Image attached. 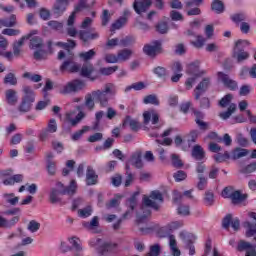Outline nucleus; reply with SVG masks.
Listing matches in <instances>:
<instances>
[{
  "label": "nucleus",
  "instance_id": "1",
  "mask_svg": "<svg viewBox=\"0 0 256 256\" xmlns=\"http://www.w3.org/2000/svg\"><path fill=\"white\" fill-rule=\"evenodd\" d=\"M117 94V86L113 83H107L104 90H94L85 96L84 105L88 111L95 109V101L99 103L100 107H107L109 105V95Z\"/></svg>",
  "mask_w": 256,
  "mask_h": 256
},
{
  "label": "nucleus",
  "instance_id": "2",
  "mask_svg": "<svg viewBox=\"0 0 256 256\" xmlns=\"http://www.w3.org/2000/svg\"><path fill=\"white\" fill-rule=\"evenodd\" d=\"M58 47H62V49H65L64 51H60L58 53V59L61 61L64 59V62L60 66V71L62 73H65L67 71L68 73H77L79 69H81V66L76 63L75 61V55H73V52L69 49H74L75 47V41L68 40V42H58L56 43Z\"/></svg>",
  "mask_w": 256,
  "mask_h": 256
},
{
  "label": "nucleus",
  "instance_id": "3",
  "mask_svg": "<svg viewBox=\"0 0 256 256\" xmlns=\"http://www.w3.org/2000/svg\"><path fill=\"white\" fill-rule=\"evenodd\" d=\"M181 227H183V221H172L161 227L158 231L160 237H168V245L173 256H181V250L177 247V238L171 233L177 231V229H181Z\"/></svg>",
  "mask_w": 256,
  "mask_h": 256
},
{
  "label": "nucleus",
  "instance_id": "4",
  "mask_svg": "<svg viewBox=\"0 0 256 256\" xmlns=\"http://www.w3.org/2000/svg\"><path fill=\"white\" fill-rule=\"evenodd\" d=\"M161 203H163V194H161L159 190H154L150 193L149 196H144L143 197L144 206H142V211L144 214L137 215V222L145 223V221H147V217L151 215V210H149V208L147 207H150L151 209L158 211Z\"/></svg>",
  "mask_w": 256,
  "mask_h": 256
},
{
  "label": "nucleus",
  "instance_id": "5",
  "mask_svg": "<svg viewBox=\"0 0 256 256\" xmlns=\"http://www.w3.org/2000/svg\"><path fill=\"white\" fill-rule=\"evenodd\" d=\"M58 190L53 189L50 193V201L51 203H59L61 201L60 195H75L77 192V181L72 180L70 185L65 188L63 183L59 182L57 184Z\"/></svg>",
  "mask_w": 256,
  "mask_h": 256
},
{
  "label": "nucleus",
  "instance_id": "6",
  "mask_svg": "<svg viewBox=\"0 0 256 256\" xmlns=\"http://www.w3.org/2000/svg\"><path fill=\"white\" fill-rule=\"evenodd\" d=\"M186 73L189 76L185 82L186 89H192L193 85L197 83V79L202 75H205L204 70L199 69V62H192L187 65Z\"/></svg>",
  "mask_w": 256,
  "mask_h": 256
},
{
  "label": "nucleus",
  "instance_id": "7",
  "mask_svg": "<svg viewBox=\"0 0 256 256\" xmlns=\"http://www.w3.org/2000/svg\"><path fill=\"white\" fill-rule=\"evenodd\" d=\"M249 45V40L240 39L235 42L233 57L238 63H243V61H247V59H249V52L245 51Z\"/></svg>",
  "mask_w": 256,
  "mask_h": 256
},
{
  "label": "nucleus",
  "instance_id": "8",
  "mask_svg": "<svg viewBox=\"0 0 256 256\" xmlns=\"http://www.w3.org/2000/svg\"><path fill=\"white\" fill-rule=\"evenodd\" d=\"M231 101H233V94H226L220 101H219V105L222 108L228 107L227 111L222 112L219 114L220 119H223L224 121L229 119V117H231V115H233L235 113V111H237V104L235 103H231Z\"/></svg>",
  "mask_w": 256,
  "mask_h": 256
},
{
  "label": "nucleus",
  "instance_id": "9",
  "mask_svg": "<svg viewBox=\"0 0 256 256\" xmlns=\"http://www.w3.org/2000/svg\"><path fill=\"white\" fill-rule=\"evenodd\" d=\"M24 97L22 99V103L19 106V111L23 113H27L31 111V103L35 101V93L29 86L23 87Z\"/></svg>",
  "mask_w": 256,
  "mask_h": 256
},
{
  "label": "nucleus",
  "instance_id": "10",
  "mask_svg": "<svg viewBox=\"0 0 256 256\" xmlns=\"http://www.w3.org/2000/svg\"><path fill=\"white\" fill-rule=\"evenodd\" d=\"M85 89V82L83 80L75 79L66 83L61 89L62 95H69L71 93H79Z\"/></svg>",
  "mask_w": 256,
  "mask_h": 256
},
{
  "label": "nucleus",
  "instance_id": "11",
  "mask_svg": "<svg viewBox=\"0 0 256 256\" xmlns=\"http://www.w3.org/2000/svg\"><path fill=\"white\" fill-rule=\"evenodd\" d=\"M180 239H182L185 249H189V255H195V243L197 237H195L192 233H188L185 231L180 232Z\"/></svg>",
  "mask_w": 256,
  "mask_h": 256
},
{
  "label": "nucleus",
  "instance_id": "12",
  "mask_svg": "<svg viewBox=\"0 0 256 256\" xmlns=\"http://www.w3.org/2000/svg\"><path fill=\"white\" fill-rule=\"evenodd\" d=\"M218 81H220L226 89H229V91H237L239 89V85L237 84V81L231 79L229 75L223 73V72H218Z\"/></svg>",
  "mask_w": 256,
  "mask_h": 256
},
{
  "label": "nucleus",
  "instance_id": "13",
  "mask_svg": "<svg viewBox=\"0 0 256 256\" xmlns=\"http://www.w3.org/2000/svg\"><path fill=\"white\" fill-rule=\"evenodd\" d=\"M89 245H90V247H95L96 249H99V247H102V249H101L102 253L113 251V249H115V247H117L116 244L105 243V242H103V240H101L99 238H92L89 241Z\"/></svg>",
  "mask_w": 256,
  "mask_h": 256
},
{
  "label": "nucleus",
  "instance_id": "14",
  "mask_svg": "<svg viewBox=\"0 0 256 256\" xmlns=\"http://www.w3.org/2000/svg\"><path fill=\"white\" fill-rule=\"evenodd\" d=\"M144 125H154V129H159V113L155 110H148L143 113Z\"/></svg>",
  "mask_w": 256,
  "mask_h": 256
},
{
  "label": "nucleus",
  "instance_id": "15",
  "mask_svg": "<svg viewBox=\"0 0 256 256\" xmlns=\"http://www.w3.org/2000/svg\"><path fill=\"white\" fill-rule=\"evenodd\" d=\"M145 55L148 57H155L158 53H161V41L157 40L151 44H147L143 47Z\"/></svg>",
  "mask_w": 256,
  "mask_h": 256
},
{
  "label": "nucleus",
  "instance_id": "16",
  "mask_svg": "<svg viewBox=\"0 0 256 256\" xmlns=\"http://www.w3.org/2000/svg\"><path fill=\"white\" fill-rule=\"evenodd\" d=\"M83 119H85V112L83 111H80L77 115H75V112L66 113V123H69L71 127L79 125Z\"/></svg>",
  "mask_w": 256,
  "mask_h": 256
},
{
  "label": "nucleus",
  "instance_id": "17",
  "mask_svg": "<svg viewBox=\"0 0 256 256\" xmlns=\"http://www.w3.org/2000/svg\"><path fill=\"white\" fill-rule=\"evenodd\" d=\"M68 242L70 243L73 250H75V256H83V242L77 236H72L68 238Z\"/></svg>",
  "mask_w": 256,
  "mask_h": 256
},
{
  "label": "nucleus",
  "instance_id": "18",
  "mask_svg": "<svg viewBox=\"0 0 256 256\" xmlns=\"http://www.w3.org/2000/svg\"><path fill=\"white\" fill-rule=\"evenodd\" d=\"M209 85H211V80L209 78H204L195 88L194 97L196 100L201 98V95L209 89Z\"/></svg>",
  "mask_w": 256,
  "mask_h": 256
},
{
  "label": "nucleus",
  "instance_id": "19",
  "mask_svg": "<svg viewBox=\"0 0 256 256\" xmlns=\"http://www.w3.org/2000/svg\"><path fill=\"white\" fill-rule=\"evenodd\" d=\"M151 3V0H135L133 3L134 11L141 15V13H145L151 7Z\"/></svg>",
  "mask_w": 256,
  "mask_h": 256
},
{
  "label": "nucleus",
  "instance_id": "20",
  "mask_svg": "<svg viewBox=\"0 0 256 256\" xmlns=\"http://www.w3.org/2000/svg\"><path fill=\"white\" fill-rule=\"evenodd\" d=\"M67 7H69V0H58L53 9L55 17H61L67 11Z\"/></svg>",
  "mask_w": 256,
  "mask_h": 256
},
{
  "label": "nucleus",
  "instance_id": "21",
  "mask_svg": "<svg viewBox=\"0 0 256 256\" xmlns=\"http://www.w3.org/2000/svg\"><path fill=\"white\" fill-rule=\"evenodd\" d=\"M33 35H37V30L31 31L28 35L23 36L21 40L15 42L13 47V54L18 56L19 53H21V47H23V43H25V41H27L28 39H31Z\"/></svg>",
  "mask_w": 256,
  "mask_h": 256
},
{
  "label": "nucleus",
  "instance_id": "22",
  "mask_svg": "<svg viewBox=\"0 0 256 256\" xmlns=\"http://www.w3.org/2000/svg\"><path fill=\"white\" fill-rule=\"evenodd\" d=\"M87 5V0H80L79 4L75 7V10L71 13L67 20V25H73L75 23V17L79 11L85 9Z\"/></svg>",
  "mask_w": 256,
  "mask_h": 256
},
{
  "label": "nucleus",
  "instance_id": "23",
  "mask_svg": "<svg viewBox=\"0 0 256 256\" xmlns=\"http://www.w3.org/2000/svg\"><path fill=\"white\" fill-rule=\"evenodd\" d=\"M5 100L8 105H17L19 97L17 96V91L14 89H8L5 91Z\"/></svg>",
  "mask_w": 256,
  "mask_h": 256
},
{
  "label": "nucleus",
  "instance_id": "24",
  "mask_svg": "<svg viewBox=\"0 0 256 256\" xmlns=\"http://www.w3.org/2000/svg\"><path fill=\"white\" fill-rule=\"evenodd\" d=\"M247 155H249L248 149L237 147L231 151L230 159L237 161V159H243V157H247Z\"/></svg>",
  "mask_w": 256,
  "mask_h": 256
},
{
  "label": "nucleus",
  "instance_id": "25",
  "mask_svg": "<svg viewBox=\"0 0 256 256\" xmlns=\"http://www.w3.org/2000/svg\"><path fill=\"white\" fill-rule=\"evenodd\" d=\"M133 56V50L129 48H124L117 53L118 57V63H125L126 61H129L131 57Z\"/></svg>",
  "mask_w": 256,
  "mask_h": 256
},
{
  "label": "nucleus",
  "instance_id": "26",
  "mask_svg": "<svg viewBox=\"0 0 256 256\" xmlns=\"http://www.w3.org/2000/svg\"><path fill=\"white\" fill-rule=\"evenodd\" d=\"M99 176L93 170V167L88 166L86 172V185H97V179Z\"/></svg>",
  "mask_w": 256,
  "mask_h": 256
},
{
  "label": "nucleus",
  "instance_id": "27",
  "mask_svg": "<svg viewBox=\"0 0 256 256\" xmlns=\"http://www.w3.org/2000/svg\"><path fill=\"white\" fill-rule=\"evenodd\" d=\"M0 25H1V27H7V28L16 27L17 26V16L15 14H12L7 18H1Z\"/></svg>",
  "mask_w": 256,
  "mask_h": 256
},
{
  "label": "nucleus",
  "instance_id": "28",
  "mask_svg": "<svg viewBox=\"0 0 256 256\" xmlns=\"http://www.w3.org/2000/svg\"><path fill=\"white\" fill-rule=\"evenodd\" d=\"M192 157L196 159V161H203L205 159V151L200 145H195L192 149Z\"/></svg>",
  "mask_w": 256,
  "mask_h": 256
},
{
  "label": "nucleus",
  "instance_id": "29",
  "mask_svg": "<svg viewBox=\"0 0 256 256\" xmlns=\"http://www.w3.org/2000/svg\"><path fill=\"white\" fill-rule=\"evenodd\" d=\"M234 205L243 203L247 199V194H242L240 190H234L232 197L230 198Z\"/></svg>",
  "mask_w": 256,
  "mask_h": 256
},
{
  "label": "nucleus",
  "instance_id": "30",
  "mask_svg": "<svg viewBox=\"0 0 256 256\" xmlns=\"http://www.w3.org/2000/svg\"><path fill=\"white\" fill-rule=\"evenodd\" d=\"M194 115L196 117V124L198 125V127L202 130V131H207L208 129V124L207 122H203V113H201L200 111H194Z\"/></svg>",
  "mask_w": 256,
  "mask_h": 256
},
{
  "label": "nucleus",
  "instance_id": "31",
  "mask_svg": "<svg viewBox=\"0 0 256 256\" xmlns=\"http://www.w3.org/2000/svg\"><path fill=\"white\" fill-rule=\"evenodd\" d=\"M79 36H80V39L84 42L91 41L93 39H99L98 33H91L83 30L79 32Z\"/></svg>",
  "mask_w": 256,
  "mask_h": 256
},
{
  "label": "nucleus",
  "instance_id": "32",
  "mask_svg": "<svg viewBox=\"0 0 256 256\" xmlns=\"http://www.w3.org/2000/svg\"><path fill=\"white\" fill-rule=\"evenodd\" d=\"M130 163L134 165V167L141 169V167H143V161L141 160V152L139 151L135 152L131 156Z\"/></svg>",
  "mask_w": 256,
  "mask_h": 256
},
{
  "label": "nucleus",
  "instance_id": "33",
  "mask_svg": "<svg viewBox=\"0 0 256 256\" xmlns=\"http://www.w3.org/2000/svg\"><path fill=\"white\" fill-rule=\"evenodd\" d=\"M171 131H173V129L171 128L165 130L164 133L162 134V139H157L156 142L159 143L160 145H171V143H173V140H171V138H165L171 135Z\"/></svg>",
  "mask_w": 256,
  "mask_h": 256
},
{
  "label": "nucleus",
  "instance_id": "34",
  "mask_svg": "<svg viewBox=\"0 0 256 256\" xmlns=\"http://www.w3.org/2000/svg\"><path fill=\"white\" fill-rule=\"evenodd\" d=\"M127 125L130 126L132 131H137V129H139V121L131 118L130 116H127L124 119L123 126L127 127Z\"/></svg>",
  "mask_w": 256,
  "mask_h": 256
},
{
  "label": "nucleus",
  "instance_id": "35",
  "mask_svg": "<svg viewBox=\"0 0 256 256\" xmlns=\"http://www.w3.org/2000/svg\"><path fill=\"white\" fill-rule=\"evenodd\" d=\"M212 11H215L217 14H221L225 11V6L221 0H214L211 4Z\"/></svg>",
  "mask_w": 256,
  "mask_h": 256
},
{
  "label": "nucleus",
  "instance_id": "36",
  "mask_svg": "<svg viewBox=\"0 0 256 256\" xmlns=\"http://www.w3.org/2000/svg\"><path fill=\"white\" fill-rule=\"evenodd\" d=\"M31 49H43V40L40 37L34 36L30 39Z\"/></svg>",
  "mask_w": 256,
  "mask_h": 256
},
{
  "label": "nucleus",
  "instance_id": "37",
  "mask_svg": "<svg viewBox=\"0 0 256 256\" xmlns=\"http://www.w3.org/2000/svg\"><path fill=\"white\" fill-rule=\"evenodd\" d=\"M231 20L236 24L244 23L243 21H247V14L243 12L235 13L231 15Z\"/></svg>",
  "mask_w": 256,
  "mask_h": 256
},
{
  "label": "nucleus",
  "instance_id": "38",
  "mask_svg": "<svg viewBox=\"0 0 256 256\" xmlns=\"http://www.w3.org/2000/svg\"><path fill=\"white\" fill-rule=\"evenodd\" d=\"M145 105H159V98L155 94L145 96L143 99Z\"/></svg>",
  "mask_w": 256,
  "mask_h": 256
},
{
  "label": "nucleus",
  "instance_id": "39",
  "mask_svg": "<svg viewBox=\"0 0 256 256\" xmlns=\"http://www.w3.org/2000/svg\"><path fill=\"white\" fill-rule=\"evenodd\" d=\"M127 24V16H122L112 24V31H117Z\"/></svg>",
  "mask_w": 256,
  "mask_h": 256
},
{
  "label": "nucleus",
  "instance_id": "40",
  "mask_svg": "<svg viewBox=\"0 0 256 256\" xmlns=\"http://www.w3.org/2000/svg\"><path fill=\"white\" fill-rule=\"evenodd\" d=\"M256 171V161L248 164L244 168L241 169V173L244 175H251V173H255Z\"/></svg>",
  "mask_w": 256,
  "mask_h": 256
},
{
  "label": "nucleus",
  "instance_id": "41",
  "mask_svg": "<svg viewBox=\"0 0 256 256\" xmlns=\"http://www.w3.org/2000/svg\"><path fill=\"white\" fill-rule=\"evenodd\" d=\"M93 70V64H84L81 69L82 77H90Z\"/></svg>",
  "mask_w": 256,
  "mask_h": 256
},
{
  "label": "nucleus",
  "instance_id": "42",
  "mask_svg": "<svg viewBox=\"0 0 256 256\" xmlns=\"http://www.w3.org/2000/svg\"><path fill=\"white\" fill-rule=\"evenodd\" d=\"M27 229L30 231V233H37V231L41 229V223L37 222L36 220H31L27 225Z\"/></svg>",
  "mask_w": 256,
  "mask_h": 256
},
{
  "label": "nucleus",
  "instance_id": "43",
  "mask_svg": "<svg viewBox=\"0 0 256 256\" xmlns=\"http://www.w3.org/2000/svg\"><path fill=\"white\" fill-rule=\"evenodd\" d=\"M4 199L6 203H9L10 205H17V203H19V197L14 193L4 194Z\"/></svg>",
  "mask_w": 256,
  "mask_h": 256
},
{
  "label": "nucleus",
  "instance_id": "44",
  "mask_svg": "<svg viewBox=\"0 0 256 256\" xmlns=\"http://www.w3.org/2000/svg\"><path fill=\"white\" fill-rule=\"evenodd\" d=\"M204 203L207 207H211V205H213V203H215V196H214L213 192L207 191L205 193Z\"/></svg>",
  "mask_w": 256,
  "mask_h": 256
},
{
  "label": "nucleus",
  "instance_id": "45",
  "mask_svg": "<svg viewBox=\"0 0 256 256\" xmlns=\"http://www.w3.org/2000/svg\"><path fill=\"white\" fill-rule=\"evenodd\" d=\"M79 57L82 61H91V59L95 57V50L91 49L87 52H81Z\"/></svg>",
  "mask_w": 256,
  "mask_h": 256
},
{
  "label": "nucleus",
  "instance_id": "46",
  "mask_svg": "<svg viewBox=\"0 0 256 256\" xmlns=\"http://www.w3.org/2000/svg\"><path fill=\"white\" fill-rule=\"evenodd\" d=\"M92 213L93 208H91V206L78 210V215L79 217H82V219H87V217H91Z\"/></svg>",
  "mask_w": 256,
  "mask_h": 256
},
{
  "label": "nucleus",
  "instance_id": "47",
  "mask_svg": "<svg viewBox=\"0 0 256 256\" xmlns=\"http://www.w3.org/2000/svg\"><path fill=\"white\" fill-rule=\"evenodd\" d=\"M214 159L216 163H223L224 161H227V159H231V154H229V152H224L223 154L218 153L214 155Z\"/></svg>",
  "mask_w": 256,
  "mask_h": 256
},
{
  "label": "nucleus",
  "instance_id": "48",
  "mask_svg": "<svg viewBox=\"0 0 256 256\" xmlns=\"http://www.w3.org/2000/svg\"><path fill=\"white\" fill-rule=\"evenodd\" d=\"M171 161L173 167H176V169H181V167L183 166V161L181 160V157H179V155L177 154L171 155Z\"/></svg>",
  "mask_w": 256,
  "mask_h": 256
},
{
  "label": "nucleus",
  "instance_id": "49",
  "mask_svg": "<svg viewBox=\"0 0 256 256\" xmlns=\"http://www.w3.org/2000/svg\"><path fill=\"white\" fill-rule=\"evenodd\" d=\"M133 43H135V39L131 36L119 39V47H129V45H133Z\"/></svg>",
  "mask_w": 256,
  "mask_h": 256
},
{
  "label": "nucleus",
  "instance_id": "50",
  "mask_svg": "<svg viewBox=\"0 0 256 256\" xmlns=\"http://www.w3.org/2000/svg\"><path fill=\"white\" fill-rule=\"evenodd\" d=\"M2 35H7L8 37H17V35H21V31L12 28H5L2 30Z\"/></svg>",
  "mask_w": 256,
  "mask_h": 256
},
{
  "label": "nucleus",
  "instance_id": "51",
  "mask_svg": "<svg viewBox=\"0 0 256 256\" xmlns=\"http://www.w3.org/2000/svg\"><path fill=\"white\" fill-rule=\"evenodd\" d=\"M84 227L86 229H95V227H99V217L94 216L90 222H85Z\"/></svg>",
  "mask_w": 256,
  "mask_h": 256
},
{
  "label": "nucleus",
  "instance_id": "52",
  "mask_svg": "<svg viewBox=\"0 0 256 256\" xmlns=\"http://www.w3.org/2000/svg\"><path fill=\"white\" fill-rule=\"evenodd\" d=\"M131 89H134V91H141L142 89H145V84L143 82L134 83L131 86L126 87L125 92L129 93Z\"/></svg>",
  "mask_w": 256,
  "mask_h": 256
},
{
  "label": "nucleus",
  "instance_id": "53",
  "mask_svg": "<svg viewBox=\"0 0 256 256\" xmlns=\"http://www.w3.org/2000/svg\"><path fill=\"white\" fill-rule=\"evenodd\" d=\"M173 177L177 183L181 181H185L187 179V173L183 170H178L176 173L173 174Z\"/></svg>",
  "mask_w": 256,
  "mask_h": 256
},
{
  "label": "nucleus",
  "instance_id": "54",
  "mask_svg": "<svg viewBox=\"0 0 256 256\" xmlns=\"http://www.w3.org/2000/svg\"><path fill=\"white\" fill-rule=\"evenodd\" d=\"M23 77L25 79H30V81H33L34 83H39V81H41V79H42L41 75L31 74L29 72L24 73Z\"/></svg>",
  "mask_w": 256,
  "mask_h": 256
},
{
  "label": "nucleus",
  "instance_id": "55",
  "mask_svg": "<svg viewBox=\"0 0 256 256\" xmlns=\"http://www.w3.org/2000/svg\"><path fill=\"white\" fill-rule=\"evenodd\" d=\"M233 193H235V188L228 186L223 189L222 197H224V199H231V197H233Z\"/></svg>",
  "mask_w": 256,
  "mask_h": 256
},
{
  "label": "nucleus",
  "instance_id": "56",
  "mask_svg": "<svg viewBox=\"0 0 256 256\" xmlns=\"http://www.w3.org/2000/svg\"><path fill=\"white\" fill-rule=\"evenodd\" d=\"M119 69L118 66L104 67L100 69L101 75H113Z\"/></svg>",
  "mask_w": 256,
  "mask_h": 256
},
{
  "label": "nucleus",
  "instance_id": "57",
  "mask_svg": "<svg viewBox=\"0 0 256 256\" xmlns=\"http://www.w3.org/2000/svg\"><path fill=\"white\" fill-rule=\"evenodd\" d=\"M4 83L6 85H15L17 83V78L15 77V74L9 73L4 78Z\"/></svg>",
  "mask_w": 256,
  "mask_h": 256
},
{
  "label": "nucleus",
  "instance_id": "58",
  "mask_svg": "<svg viewBox=\"0 0 256 256\" xmlns=\"http://www.w3.org/2000/svg\"><path fill=\"white\" fill-rule=\"evenodd\" d=\"M104 61H106V63H119V58L113 53H108L105 54Z\"/></svg>",
  "mask_w": 256,
  "mask_h": 256
},
{
  "label": "nucleus",
  "instance_id": "59",
  "mask_svg": "<svg viewBox=\"0 0 256 256\" xmlns=\"http://www.w3.org/2000/svg\"><path fill=\"white\" fill-rule=\"evenodd\" d=\"M156 31H158V33H161L162 35H164V33H167V31H169V26L167 25V22H159L156 26Z\"/></svg>",
  "mask_w": 256,
  "mask_h": 256
},
{
  "label": "nucleus",
  "instance_id": "60",
  "mask_svg": "<svg viewBox=\"0 0 256 256\" xmlns=\"http://www.w3.org/2000/svg\"><path fill=\"white\" fill-rule=\"evenodd\" d=\"M161 253V246L159 244H154L150 247V252L146 256H159Z\"/></svg>",
  "mask_w": 256,
  "mask_h": 256
},
{
  "label": "nucleus",
  "instance_id": "61",
  "mask_svg": "<svg viewBox=\"0 0 256 256\" xmlns=\"http://www.w3.org/2000/svg\"><path fill=\"white\" fill-rule=\"evenodd\" d=\"M45 57H47V52L43 50V48L37 49L34 52V59L37 61H41V59H45Z\"/></svg>",
  "mask_w": 256,
  "mask_h": 256
},
{
  "label": "nucleus",
  "instance_id": "62",
  "mask_svg": "<svg viewBox=\"0 0 256 256\" xmlns=\"http://www.w3.org/2000/svg\"><path fill=\"white\" fill-rule=\"evenodd\" d=\"M50 133H57V121L55 119H50L46 127Z\"/></svg>",
  "mask_w": 256,
  "mask_h": 256
},
{
  "label": "nucleus",
  "instance_id": "63",
  "mask_svg": "<svg viewBox=\"0 0 256 256\" xmlns=\"http://www.w3.org/2000/svg\"><path fill=\"white\" fill-rule=\"evenodd\" d=\"M119 47V38H112L106 42V49H115Z\"/></svg>",
  "mask_w": 256,
  "mask_h": 256
},
{
  "label": "nucleus",
  "instance_id": "64",
  "mask_svg": "<svg viewBox=\"0 0 256 256\" xmlns=\"http://www.w3.org/2000/svg\"><path fill=\"white\" fill-rule=\"evenodd\" d=\"M52 148L54 149V151H57L58 153H63V151L65 150V146L63 145V143L59 141H53Z\"/></svg>",
  "mask_w": 256,
  "mask_h": 256
}]
</instances>
